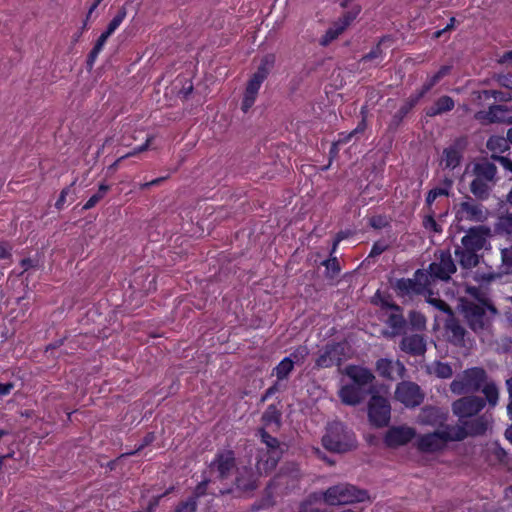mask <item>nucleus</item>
I'll list each match as a JSON object with an SVG mask.
<instances>
[{
	"label": "nucleus",
	"instance_id": "f257e3e1",
	"mask_svg": "<svg viewBox=\"0 0 512 512\" xmlns=\"http://www.w3.org/2000/svg\"><path fill=\"white\" fill-rule=\"evenodd\" d=\"M467 437L466 429L459 425H446L437 428L432 433L419 436L416 439V447L424 453H433L442 450L448 442L461 441Z\"/></svg>",
	"mask_w": 512,
	"mask_h": 512
},
{
	"label": "nucleus",
	"instance_id": "f03ea898",
	"mask_svg": "<svg viewBox=\"0 0 512 512\" xmlns=\"http://www.w3.org/2000/svg\"><path fill=\"white\" fill-rule=\"evenodd\" d=\"M452 187V179L445 177L439 186L428 192L426 196L428 215L425 224H436V220L447 213L448 198L452 192Z\"/></svg>",
	"mask_w": 512,
	"mask_h": 512
},
{
	"label": "nucleus",
	"instance_id": "7ed1b4c3",
	"mask_svg": "<svg viewBox=\"0 0 512 512\" xmlns=\"http://www.w3.org/2000/svg\"><path fill=\"white\" fill-rule=\"evenodd\" d=\"M325 449L335 453H345L356 445L354 434L341 422H332L328 425L322 437Z\"/></svg>",
	"mask_w": 512,
	"mask_h": 512
},
{
	"label": "nucleus",
	"instance_id": "20e7f679",
	"mask_svg": "<svg viewBox=\"0 0 512 512\" xmlns=\"http://www.w3.org/2000/svg\"><path fill=\"white\" fill-rule=\"evenodd\" d=\"M475 178L470 184L471 193L480 200L488 199L496 183V166L487 161L478 162L473 167Z\"/></svg>",
	"mask_w": 512,
	"mask_h": 512
},
{
	"label": "nucleus",
	"instance_id": "39448f33",
	"mask_svg": "<svg viewBox=\"0 0 512 512\" xmlns=\"http://www.w3.org/2000/svg\"><path fill=\"white\" fill-rule=\"evenodd\" d=\"M323 501L330 506L347 505L369 500L367 491L360 490L349 483L329 487L322 493Z\"/></svg>",
	"mask_w": 512,
	"mask_h": 512
},
{
	"label": "nucleus",
	"instance_id": "423d86ee",
	"mask_svg": "<svg viewBox=\"0 0 512 512\" xmlns=\"http://www.w3.org/2000/svg\"><path fill=\"white\" fill-rule=\"evenodd\" d=\"M487 380V374L484 369L473 367L457 375L450 384V390L455 395H462L469 392L478 391Z\"/></svg>",
	"mask_w": 512,
	"mask_h": 512
},
{
	"label": "nucleus",
	"instance_id": "0eeeda50",
	"mask_svg": "<svg viewBox=\"0 0 512 512\" xmlns=\"http://www.w3.org/2000/svg\"><path fill=\"white\" fill-rule=\"evenodd\" d=\"M274 64V56L268 55L263 60L257 71L248 81L242 100L241 109L247 112L255 103L259 89L263 81L267 78L271 67Z\"/></svg>",
	"mask_w": 512,
	"mask_h": 512
},
{
	"label": "nucleus",
	"instance_id": "6e6552de",
	"mask_svg": "<svg viewBox=\"0 0 512 512\" xmlns=\"http://www.w3.org/2000/svg\"><path fill=\"white\" fill-rule=\"evenodd\" d=\"M261 440L267 447L266 452H262L257 462V471L259 474L268 473L274 469L281 457L279 441L268 434L265 430H260Z\"/></svg>",
	"mask_w": 512,
	"mask_h": 512
},
{
	"label": "nucleus",
	"instance_id": "1a4fd4ad",
	"mask_svg": "<svg viewBox=\"0 0 512 512\" xmlns=\"http://www.w3.org/2000/svg\"><path fill=\"white\" fill-rule=\"evenodd\" d=\"M454 211L455 217L459 222L483 223L489 216V210L471 197H467L464 201L456 205Z\"/></svg>",
	"mask_w": 512,
	"mask_h": 512
},
{
	"label": "nucleus",
	"instance_id": "9d476101",
	"mask_svg": "<svg viewBox=\"0 0 512 512\" xmlns=\"http://www.w3.org/2000/svg\"><path fill=\"white\" fill-rule=\"evenodd\" d=\"M461 307L464 317L473 331L478 332L488 326L490 321L482 304L462 301Z\"/></svg>",
	"mask_w": 512,
	"mask_h": 512
},
{
	"label": "nucleus",
	"instance_id": "9b49d317",
	"mask_svg": "<svg viewBox=\"0 0 512 512\" xmlns=\"http://www.w3.org/2000/svg\"><path fill=\"white\" fill-rule=\"evenodd\" d=\"M429 284L428 274L422 270H417L413 279L402 278L397 280L395 288L400 295L410 296L414 294H424Z\"/></svg>",
	"mask_w": 512,
	"mask_h": 512
},
{
	"label": "nucleus",
	"instance_id": "f8f14e48",
	"mask_svg": "<svg viewBox=\"0 0 512 512\" xmlns=\"http://www.w3.org/2000/svg\"><path fill=\"white\" fill-rule=\"evenodd\" d=\"M395 399L404 406L413 408L423 402L424 394L416 383L402 381L396 386Z\"/></svg>",
	"mask_w": 512,
	"mask_h": 512
},
{
	"label": "nucleus",
	"instance_id": "ddd939ff",
	"mask_svg": "<svg viewBox=\"0 0 512 512\" xmlns=\"http://www.w3.org/2000/svg\"><path fill=\"white\" fill-rule=\"evenodd\" d=\"M368 415L370 421L377 427H383L390 421L391 406L389 401L379 395H373L369 401Z\"/></svg>",
	"mask_w": 512,
	"mask_h": 512
},
{
	"label": "nucleus",
	"instance_id": "4468645a",
	"mask_svg": "<svg viewBox=\"0 0 512 512\" xmlns=\"http://www.w3.org/2000/svg\"><path fill=\"white\" fill-rule=\"evenodd\" d=\"M348 358L345 352V345L341 343L328 344L320 352L316 366L318 368H329L341 363Z\"/></svg>",
	"mask_w": 512,
	"mask_h": 512
},
{
	"label": "nucleus",
	"instance_id": "2eb2a0df",
	"mask_svg": "<svg viewBox=\"0 0 512 512\" xmlns=\"http://www.w3.org/2000/svg\"><path fill=\"white\" fill-rule=\"evenodd\" d=\"M235 468V456L231 450L220 451L209 465L211 474H216L219 480L226 479Z\"/></svg>",
	"mask_w": 512,
	"mask_h": 512
},
{
	"label": "nucleus",
	"instance_id": "dca6fc26",
	"mask_svg": "<svg viewBox=\"0 0 512 512\" xmlns=\"http://www.w3.org/2000/svg\"><path fill=\"white\" fill-rule=\"evenodd\" d=\"M485 407V401L478 396L462 397L452 404L453 413L460 419L476 415Z\"/></svg>",
	"mask_w": 512,
	"mask_h": 512
},
{
	"label": "nucleus",
	"instance_id": "f3484780",
	"mask_svg": "<svg viewBox=\"0 0 512 512\" xmlns=\"http://www.w3.org/2000/svg\"><path fill=\"white\" fill-rule=\"evenodd\" d=\"M360 10L359 8H353L350 11L346 12L343 17H341L338 21H336L322 36L320 39V44L322 46L329 45L333 40H335L358 16Z\"/></svg>",
	"mask_w": 512,
	"mask_h": 512
},
{
	"label": "nucleus",
	"instance_id": "a211bd4d",
	"mask_svg": "<svg viewBox=\"0 0 512 512\" xmlns=\"http://www.w3.org/2000/svg\"><path fill=\"white\" fill-rule=\"evenodd\" d=\"M455 271L456 266L451 255L449 253H442L439 261L431 263L426 273L428 274V280L430 278L448 280Z\"/></svg>",
	"mask_w": 512,
	"mask_h": 512
},
{
	"label": "nucleus",
	"instance_id": "6ab92c4d",
	"mask_svg": "<svg viewBox=\"0 0 512 512\" xmlns=\"http://www.w3.org/2000/svg\"><path fill=\"white\" fill-rule=\"evenodd\" d=\"M416 437V430L408 426L391 427L385 435V443L389 447H398L407 444Z\"/></svg>",
	"mask_w": 512,
	"mask_h": 512
},
{
	"label": "nucleus",
	"instance_id": "aec40b11",
	"mask_svg": "<svg viewBox=\"0 0 512 512\" xmlns=\"http://www.w3.org/2000/svg\"><path fill=\"white\" fill-rule=\"evenodd\" d=\"M376 371L385 379L396 380L405 376L406 368L399 360L381 358L376 362Z\"/></svg>",
	"mask_w": 512,
	"mask_h": 512
},
{
	"label": "nucleus",
	"instance_id": "412c9836",
	"mask_svg": "<svg viewBox=\"0 0 512 512\" xmlns=\"http://www.w3.org/2000/svg\"><path fill=\"white\" fill-rule=\"evenodd\" d=\"M448 417V412L438 407H424L418 415L417 421L422 425L442 428Z\"/></svg>",
	"mask_w": 512,
	"mask_h": 512
},
{
	"label": "nucleus",
	"instance_id": "4be33fe9",
	"mask_svg": "<svg viewBox=\"0 0 512 512\" xmlns=\"http://www.w3.org/2000/svg\"><path fill=\"white\" fill-rule=\"evenodd\" d=\"M338 395L344 404L355 406L363 400L365 388L353 383L346 384L340 388Z\"/></svg>",
	"mask_w": 512,
	"mask_h": 512
},
{
	"label": "nucleus",
	"instance_id": "5701e85b",
	"mask_svg": "<svg viewBox=\"0 0 512 512\" xmlns=\"http://www.w3.org/2000/svg\"><path fill=\"white\" fill-rule=\"evenodd\" d=\"M344 373L351 379L353 384H357L362 388H365L374 380L372 372L362 366L349 365L345 368Z\"/></svg>",
	"mask_w": 512,
	"mask_h": 512
},
{
	"label": "nucleus",
	"instance_id": "b1692460",
	"mask_svg": "<svg viewBox=\"0 0 512 512\" xmlns=\"http://www.w3.org/2000/svg\"><path fill=\"white\" fill-rule=\"evenodd\" d=\"M477 119L487 122H506L512 124L510 111L502 105L491 106L487 112H479Z\"/></svg>",
	"mask_w": 512,
	"mask_h": 512
},
{
	"label": "nucleus",
	"instance_id": "393cba45",
	"mask_svg": "<svg viewBox=\"0 0 512 512\" xmlns=\"http://www.w3.org/2000/svg\"><path fill=\"white\" fill-rule=\"evenodd\" d=\"M382 307H386L392 312L389 314L386 324L391 328V336L399 335L405 327V319L401 314L400 307L388 302H382Z\"/></svg>",
	"mask_w": 512,
	"mask_h": 512
},
{
	"label": "nucleus",
	"instance_id": "a878e982",
	"mask_svg": "<svg viewBox=\"0 0 512 512\" xmlns=\"http://www.w3.org/2000/svg\"><path fill=\"white\" fill-rule=\"evenodd\" d=\"M400 348L408 354L418 356L425 353L426 342L421 335H409L402 339Z\"/></svg>",
	"mask_w": 512,
	"mask_h": 512
},
{
	"label": "nucleus",
	"instance_id": "bb28decb",
	"mask_svg": "<svg viewBox=\"0 0 512 512\" xmlns=\"http://www.w3.org/2000/svg\"><path fill=\"white\" fill-rule=\"evenodd\" d=\"M486 235L487 233L480 227H471L467 235L462 238L463 247L474 251L482 249L486 244Z\"/></svg>",
	"mask_w": 512,
	"mask_h": 512
},
{
	"label": "nucleus",
	"instance_id": "cd10ccee",
	"mask_svg": "<svg viewBox=\"0 0 512 512\" xmlns=\"http://www.w3.org/2000/svg\"><path fill=\"white\" fill-rule=\"evenodd\" d=\"M235 485L237 489L243 492L254 490L257 487L255 473L251 469L244 467L238 471Z\"/></svg>",
	"mask_w": 512,
	"mask_h": 512
},
{
	"label": "nucleus",
	"instance_id": "c85d7f7f",
	"mask_svg": "<svg viewBox=\"0 0 512 512\" xmlns=\"http://www.w3.org/2000/svg\"><path fill=\"white\" fill-rule=\"evenodd\" d=\"M461 158L460 149L456 146H450L443 151L441 165H444L445 168L454 169L460 164Z\"/></svg>",
	"mask_w": 512,
	"mask_h": 512
},
{
	"label": "nucleus",
	"instance_id": "c756f323",
	"mask_svg": "<svg viewBox=\"0 0 512 512\" xmlns=\"http://www.w3.org/2000/svg\"><path fill=\"white\" fill-rule=\"evenodd\" d=\"M440 77L435 73L431 77L427 79L424 83L421 91L416 95H413L409 98L406 106L403 108L405 112H407L410 108H412L433 86H435L439 81Z\"/></svg>",
	"mask_w": 512,
	"mask_h": 512
},
{
	"label": "nucleus",
	"instance_id": "7c9ffc66",
	"mask_svg": "<svg viewBox=\"0 0 512 512\" xmlns=\"http://www.w3.org/2000/svg\"><path fill=\"white\" fill-rule=\"evenodd\" d=\"M487 148L495 159L509 148L508 139L502 136H491L487 141Z\"/></svg>",
	"mask_w": 512,
	"mask_h": 512
},
{
	"label": "nucleus",
	"instance_id": "2f4dec72",
	"mask_svg": "<svg viewBox=\"0 0 512 512\" xmlns=\"http://www.w3.org/2000/svg\"><path fill=\"white\" fill-rule=\"evenodd\" d=\"M456 256L458 257L459 263L464 268H472L475 267L478 262V255L476 254V251L470 249V248H463V249H457L455 251Z\"/></svg>",
	"mask_w": 512,
	"mask_h": 512
},
{
	"label": "nucleus",
	"instance_id": "473e14b6",
	"mask_svg": "<svg viewBox=\"0 0 512 512\" xmlns=\"http://www.w3.org/2000/svg\"><path fill=\"white\" fill-rule=\"evenodd\" d=\"M454 105V101L451 97L442 96L427 110V115L436 116L451 111Z\"/></svg>",
	"mask_w": 512,
	"mask_h": 512
},
{
	"label": "nucleus",
	"instance_id": "72a5a7b5",
	"mask_svg": "<svg viewBox=\"0 0 512 512\" xmlns=\"http://www.w3.org/2000/svg\"><path fill=\"white\" fill-rule=\"evenodd\" d=\"M460 425L466 429L467 435H480L487 430L489 426V421L485 417H480L472 421L464 422L463 424Z\"/></svg>",
	"mask_w": 512,
	"mask_h": 512
},
{
	"label": "nucleus",
	"instance_id": "f704fd0d",
	"mask_svg": "<svg viewBox=\"0 0 512 512\" xmlns=\"http://www.w3.org/2000/svg\"><path fill=\"white\" fill-rule=\"evenodd\" d=\"M429 372L436 375L438 378L447 379L453 374V370L448 363L435 361L429 367Z\"/></svg>",
	"mask_w": 512,
	"mask_h": 512
},
{
	"label": "nucleus",
	"instance_id": "c9c22d12",
	"mask_svg": "<svg viewBox=\"0 0 512 512\" xmlns=\"http://www.w3.org/2000/svg\"><path fill=\"white\" fill-rule=\"evenodd\" d=\"M446 328L448 333L450 334V339L455 344H459L463 341L465 330L459 325L456 321L450 320L446 324Z\"/></svg>",
	"mask_w": 512,
	"mask_h": 512
},
{
	"label": "nucleus",
	"instance_id": "e433bc0d",
	"mask_svg": "<svg viewBox=\"0 0 512 512\" xmlns=\"http://www.w3.org/2000/svg\"><path fill=\"white\" fill-rule=\"evenodd\" d=\"M294 365L290 358L285 357L280 363L274 368L273 373L276 375L278 380H284L288 377L290 372L293 370Z\"/></svg>",
	"mask_w": 512,
	"mask_h": 512
},
{
	"label": "nucleus",
	"instance_id": "4c0bfd02",
	"mask_svg": "<svg viewBox=\"0 0 512 512\" xmlns=\"http://www.w3.org/2000/svg\"><path fill=\"white\" fill-rule=\"evenodd\" d=\"M484 384L485 385L482 388V392L485 395L488 403L491 406H495L497 404L498 398H499L498 388L495 385V383H493V382H489V383L485 382Z\"/></svg>",
	"mask_w": 512,
	"mask_h": 512
},
{
	"label": "nucleus",
	"instance_id": "58836bf2",
	"mask_svg": "<svg viewBox=\"0 0 512 512\" xmlns=\"http://www.w3.org/2000/svg\"><path fill=\"white\" fill-rule=\"evenodd\" d=\"M281 414L274 405H269L266 411L263 413L262 420L265 425L280 423Z\"/></svg>",
	"mask_w": 512,
	"mask_h": 512
},
{
	"label": "nucleus",
	"instance_id": "ea45409f",
	"mask_svg": "<svg viewBox=\"0 0 512 512\" xmlns=\"http://www.w3.org/2000/svg\"><path fill=\"white\" fill-rule=\"evenodd\" d=\"M309 355V349L307 346L297 347L287 358H290L293 365L303 364Z\"/></svg>",
	"mask_w": 512,
	"mask_h": 512
},
{
	"label": "nucleus",
	"instance_id": "a19ab883",
	"mask_svg": "<svg viewBox=\"0 0 512 512\" xmlns=\"http://www.w3.org/2000/svg\"><path fill=\"white\" fill-rule=\"evenodd\" d=\"M109 186L106 184H101L98 188V191L93 194L87 202L84 204L83 209H90L94 207L108 192Z\"/></svg>",
	"mask_w": 512,
	"mask_h": 512
},
{
	"label": "nucleus",
	"instance_id": "79ce46f5",
	"mask_svg": "<svg viewBox=\"0 0 512 512\" xmlns=\"http://www.w3.org/2000/svg\"><path fill=\"white\" fill-rule=\"evenodd\" d=\"M126 14H127L126 9L121 8L117 12V14L113 17V19L109 22L105 32H107V34L112 35L118 29V27L121 25V23L124 21Z\"/></svg>",
	"mask_w": 512,
	"mask_h": 512
},
{
	"label": "nucleus",
	"instance_id": "37998d69",
	"mask_svg": "<svg viewBox=\"0 0 512 512\" xmlns=\"http://www.w3.org/2000/svg\"><path fill=\"white\" fill-rule=\"evenodd\" d=\"M73 201H74V190L71 186L66 187L61 191L59 198L56 201L55 206L57 209H62L66 205V203H68V202L71 203Z\"/></svg>",
	"mask_w": 512,
	"mask_h": 512
},
{
	"label": "nucleus",
	"instance_id": "c03bdc74",
	"mask_svg": "<svg viewBox=\"0 0 512 512\" xmlns=\"http://www.w3.org/2000/svg\"><path fill=\"white\" fill-rule=\"evenodd\" d=\"M427 302L431 305H433L435 308L439 309L440 311H443L444 313L448 314L449 316L453 315L452 309L449 307V305L439 299L432 297V293L429 292V296L427 297Z\"/></svg>",
	"mask_w": 512,
	"mask_h": 512
},
{
	"label": "nucleus",
	"instance_id": "a18cd8bd",
	"mask_svg": "<svg viewBox=\"0 0 512 512\" xmlns=\"http://www.w3.org/2000/svg\"><path fill=\"white\" fill-rule=\"evenodd\" d=\"M391 243H392L391 240L376 241L372 246L369 257L379 256L380 254H382L384 251H386L388 249V247L391 245Z\"/></svg>",
	"mask_w": 512,
	"mask_h": 512
},
{
	"label": "nucleus",
	"instance_id": "49530a36",
	"mask_svg": "<svg viewBox=\"0 0 512 512\" xmlns=\"http://www.w3.org/2000/svg\"><path fill=\"white\" fill-rule=\"evenodd\" d=\"M410 323L416 329H424L426 326V318L419 312H411L409 315Z\"/></svg>",
	"mask_w": 512,
	"mask_h": 512
},
{
	"label": "nucleus",
	"instance_id": "de8ad7c7",
	"mask_svg": "<svg viewBox=\"0 0 512 512\" xmlns=\"http://www.w3.org/2000/svg\"><path fill=\"white\" fill-rule=\"evenodd\" d=\"M485 98V99H488L490 97H493L494 99L496 100H509L511 98V95L510 94H507L506 96L502 95L501 92H498L496 90H484L482 92H480L478 94V98L481 99V98Z\"/></svg>",
	"mask_w": 512,
	"mask_h": 512
},
{
	"label": "nucleus",
	"instance_id": "09e8293b",
	"mask_svg": "<svg viewBox=\"0 0 512 512\" xmlns=\"http://www.w3.org/2000/svg\"><path fill=\"white\" fill-rule=\"evenodd\" d=\"M197 508V501L195 498H189L187 501L182 502L176 508L175 512H195Z\"/></svg>",
	"mask_w": 512,
	"mask_h": 512
},
{
	"label": "nucleus",
	"instance_id": "8fccbe9b",
	"mask_svg": "<svg viewBox=\"0 0 512 512\" xmlns=\"http://www.w3.org/2000/svg\"><path fill=\"white\" fill-rule=\"evenodd\" d=\"M155 440V435L154 433H148L142 443L136 448L135 451H132V452H127V453H124L121 455V457H124V456H130V455H133L135 454L137 451H140L142 450L144 447L148 446L149 444H151L153 441Z\"/></svg>",
	"mask_w": 512,
	"mask_h": 512
},
{
	"label": "nucleus",
	"instance_id": "3c124183",
	"mask_svg": "<svg viewBox=\"0 0 512 512\" xmlns=\"http://www.w3.org/2000/svg\"><path fill=\"white\" fill-rule=\"evenodd\" d=\"M211 482L212 479L206 478L204 476L203 480L196 486L193 498L197 499L198 497L203 496L206 493L208 484Z\"/></svg>",
	"mask_w": 512,
	"mask_h": 512
},
{
	"label": "nucleus",
	"instance_id": "603ef678",
	"mask_svg": "<svg viewBox=\"0 0 512 512\" xmlns=\"http://www.w3.org/2000/svg\"><path fill=\"white\" fill-rule=\"evenodd\" d=\"M152 141V136L148 137L146 139V142L138 147H135L132 151L128 152L126 155H124V157L128 158V157H132V156H135L145 150L148 149L150 143Z\"/></svg>",
	"mask_w": 512,
	"mask_h": 512
},
{
	"label": "nucleus",
	"instance_id": "864d4df0",
	"mask_svg": "<svg viewBox=\"0 0 512 512\" xmlns=\"http://www.w3.org/2000/svg\"><path fill=\"white\" fill-rule=\"evenodd\" d=\"M363 130V128H360V127H357L353 132L349 133L347 136H345L344 138H340L335 144H333L332 148H331V151L330 153L331 154H335L336 153V149H337V146L341 143H346L349 141V139L356 133L358 132H361Z\"/></svg>",
	"mask_w": 512,
	"mask_h": 512
},
{
	"label": "nucleus",
	"instance_id": "5fc2aeb1",
	"mask_svg": "<svg viewBox=\"0 0 512 512\" xmlns=\"http://www.w3.org/2000/svg\"><path fill=\"white\" fill-rule=\"evenodd\" d=\"M110 36L111 35L107 34V32H105V31L99 36V38H98V40H97V42H96V44L94 46L95 47V52H101L102 51L104 45L106 44V42H107V40H108V38Z\"/></svg>",
	"mask_w": 512,
	"mask_h": 512
},
{
	"label": "nucleus",
	"instance_id": "6e6d98bb",
	"mask_svg": "<svg viewBox=\"0 0 512 512\" xmlns=\"http://www.w3.org/2000/svg\"><path fill=\"white\" fill-rule=\"evenodd\" d=\"M328 270H331L333 273L339 272V264L336 257H331L330 259L323 262Z\"/></svg>",
	"mask_w": 512,
	"mask_h": 512
},
{
	"label": "nucleus",
	"instance_id": "4d7b16f0",
	"mask_svg": "<svg viewBox=\"0 0 512 512\" xmlns=\"http://www.w3.org/2000/svg\"><path fill=\"white\" fill-rule=\"evenodd\" d=\"M498 82L501 86L512 89V75H499Z\"/></svg>",
	"mask_w": 512,
	"mask_h": 512
},
{
	"label": "nucleus",
	"instance_id": "13d9d810",
	"mask_svg": "<svg viewBox=\"0 0 512 512\" xmlns=\"http://www.w3.org/2000/svg\"><path fill=\"white\" fill-rule=\"evenodd\" d=\"M495 160H497L505 170L512 172V160L510 158L505 156H499L495 158Z\"/></svg>",
	"mask_w": 512,
	"mask_h": 512
},
{
	"label": "nucleus",
	"instance_id": "bf43d9fd",
	"mask_svg": "<svg viewBox=\"0 0 512 512\" xmlns=\"http://www.w3.org/2000/svg\"><path fill=\"white\" fill-rule=\"evenodd\" d=\"M348 236V233L347 232H339L335 238V240L333 241V245H332V249H331V255H333L335 252H336V249H337V246L338 244Z\"/></svg>",
	"mask_w": 512,
	"mask_h": 512
},
{
	"label": "nucleus",
	"instance_id": "052dcab7",
	"mask_svg": "<svg viewBox=\"0 0 512 512\" xmlns=\"http://www.w3.org/2000/svg\"><path fill=\"white\" fill-rule=\"evenodd\" d=\"M498 62L500 64L512 66V51L505 52L502 56L499 57Z\"/></svg>",
	"mask_w": 512,
	"mask_h": 512
},
{
	"label": "nucleus",
	"instance_id": "680f3d73",
	"mask_svg": "<svg viewBox=\"0 0 512 512\" xmlns=\"http://www.w3.org/2000/svg\"><path fill=\"white\" fill-rule=\"evenodd\" d=\"M11 247L7 243H0V258L6 259L10 256Z\"/></svg>",
	"mask_w": 512,
	"mask_h": 512
},
{
	"label": "nucleus",
	"instance_id": "e2e57ef3",
	"mask_svg": "<svg viewBox=\"0 0 512 512\" xmlns=\"http://www.w3.org/2000/svg\"><path fill=\"white\" fill-rule=\"evenodd\" d=\"M278 391V385L274 384L273 386L269 387L264 395L261 398V402H265L267 399H269L274 393Z\"/></svg>",
	"mask_w": 512,
	"mask_h": 512
},
{
	"label": "nucleus",
	"instance_id": "0e129e2a",
	"mask_svg": "<svg viewBox=\"0 0 512 512\" xmlns=\"http://www.w3.org/2000/svg\"><path fill=\"white\" fill-rule=\"evenodd\" d=\"M381 56V49H380V45H378L375 49H373L369 54H367L363 60L367 61V60H372V59H376V58H379Z\"/></svg>",
	"mask_w": 512,
	"mask_h": 512
},
{
	"label": "nucleus",
	"instance_id": "69168bd1",
	"mask_svg": "<svg viewBox=\"0 0 512 512\" xmlns=\"http://www.w3.org/2000/svg\"><path fill=\"white\" fill-rule=\"evenodd\" d=\"M13 387L12 383H0V396L8 395Z\"/></svg>",
	"mask_w": 512,
	"mask_h": 512
},
{
	"label": "nucleus",
	"instance_id": "338daca9",
	"mask_svg": "<svg viewBox=\"0 0 512 512\" xmlns=\"http://www.w3.org/2000/svg\"><path fill=\"white\" fill-rule=\"evenodd\" d=\"M288 483V475L284 474V473H280L279 475H277V477L273 480V483L272 485H276V484H287Z\"/></svg>",
	"mask_w": 512,
	"mask_h": 512
},
{
	"label": "nucleus",
	"instance_id": "774afa93",
	"mask_svg": "<svg viewBox=\"0 0 512 512\" xmlns=\"http://www.w3.org/2000/svg\"><path fill=\"white\" fill-rule=\"evenodd\" d=\"M450 71L449 66H442L436 73L442 79L444 76H446Z\"/></svg>",
	"mask_w": 512,
	"mask_h": 512
}]
</instances>
